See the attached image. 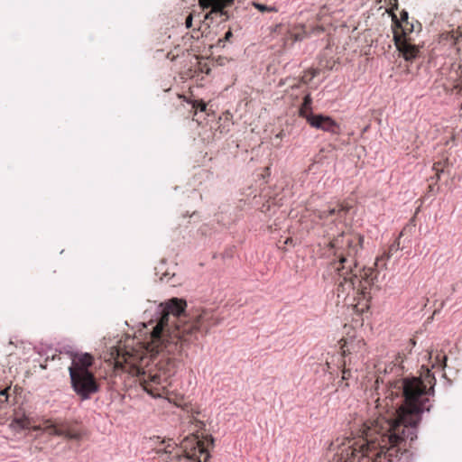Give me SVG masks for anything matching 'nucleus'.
<instances>
[{
    "mask_svg": "<svg viewBox=\"0 0 462 462\" xmlns=\"http://www.w3.org/2000/svg\"><path fill=\"white\" fill-rule=\"evenodd\" d=\"M447 164H448L447 159L434 162L432 170L436 172L437 180H439L440 173L444 171V169L446 168Z\"/></svg>",
    "mask_w": 462,
    "mask_h": 462,
    "instance_id": "obj_20",
    "label": "nucleus"
},
{
    "mask_svg": "<svg viewBox=\"0 0 462 462\" xmlns=\"http://www.w3.org/2000/svg\"><path fill=\"white\" fill-rule=\"evenodd\" d=\"M363 240L358 234L342 232L329 243L333 259L328 264V271L335 280L337 297L356 312L369 309L372 291L377 289L378 271L375 267L382 264L385 268L386 262L400 249V241L396 239L388 252L376 258L374 267L359 268L356 255L362 248Z\"/></svg>",
    "mask_w": 462,
    "mask_h": 462,
    "instance_id": "obj_3",
    "label": "nucleus"
},
{
    "mask_svg": "<svg viewBox=\"0 0 462 462\" xmlns=\"http://www.w3.org/2000/svg\"><path fill=\"white\" fill-rule=\"evenodd\" d=\"M454 90L457 94L462 95V81L454 86Z\"/></svg>",
    "mask_w": 462,
    "mask_h": 462,
    "instance_id": "obj_28",
    "label": "nucleus"
},
{
    "mask_svg": "<svg viewBox=\"0 0 462 462\" xmlns=\"http://www.w3.org/2000/svg\"><path fill=\"white\" fill-rule=\"evenodd\" d=\"M308 124L316 129L328 132L332 134H340V125L332 117L321 114L310 115Z\"/></svg>",
    "mask_w": 462,
    "mask_h": 462,
    "instance_id": "obj_9",
    "label": "nucleus"
},
{
    "mask_svg": "<svg viewBox=\"0 0 462 462\" xmlns=\"http://www.w3.org/2000/svg\"><path fill=\"white\" fill-rule=\"evenodd\" d=\"M192 21H193L192 14H189L187 16L186 21H185V25L187 28H190L192 26Z\"/></svg>",
    "mask_w": 462,
    "mask_h": 462,
    "instance_id": "obj_27",
    "label": "nucleus"
},
{
    "mask_svg": "<svg viewBox=\"0 0 462 462\" xmlns=\"http://www.w3.org/2000/svg\"><path fill=\"white\" fill-rule=\"evenodd\" d=\"M435 377L429 369L425 379L404 378L395 383L402 392L400 402L385 414L365 421L360 435L346 439L333 462H394L408 451L417 439V427L427 406L428 396L434 393Z\"/></svg>",
    "mask_w": 462,
    "mask_h": 462,
    "instance_id": "obj_1",
    "label": "nucleus"
},
{
    "mask_svg": "<svg viewBox=\"0 0 462 462\" xmlns=\"http://www.w3.org/2000/svg\"><path fill=\"white\" fill-rule=\"evenodd\" d=\"M319 74V70L310 69L306 71H304L303 75L301 76V81L305 84L310 83L317 75Z\"/></svg>",
    "mask_w": 462,
    "mask_h": 462,
    "instance_id": "obj_21",
    "label": "nucleus"
},
{
    "mask_svg": "<svg viewBox=\"0 0 462 462\" xmlns=\"http://www.w3.org/2000/svg\"><path fill=\"white\" fill-rule=\"evenodd\" d=\"M447 356L442 354H439L436 356V362L432 365L433 367H444L446 365Z\"/></svg>",
    "mask_w": 462,
    "mask_h": 462,
    "instance_id": "obj_24",
    "label": "nucleus"
},
{
    "mask_svg": "<svg viewBox=\"0 0 462 462\" xmlns=\"http://www.w3.org/2000/svg\"><path fill=\"white\" fill-rule=\"evenodd\" d=\"M71 360L69 367L71 387L82 400L89 399L99 391V384L90 371L94 357L88 353H79L73 355Z\"/></svg>",
    "mask_w": 462,
    "mask_h": 462,
    "instance_id": "obj_4",
    "label": "nucleus"
},
{
    "mask_svg": "<svg viewBox=\"0 0 462 462\" xmlns=\"http://www.w3.org/2000/svg\"><path fill=\"white\" fill-rule=\"evenodd\" d=\"M393 40L397 50L406 60L411 61L417 58L420 49L411 42V39L405 32L400 33L398 30H394Z\"/></svg>",
    "mask_w": 462,
    "mask_h": 462,
    "instance_id": "obj_7",
    "label": "nucleus"
},
{
    "mask_svg": "<svg viewBox=\"0 0 462 462\" xmlns=\"http://www.w3.org/2000/svg\"><path fill=\"white\" fill-rule=\"evenodd\" d=\"M230 36H232V32L230 31H228L226 33V38H229Z\"/></svg>",
    "mask_w": 462,
    "mask_h": 462,
    "instance_id": "obj_29",
    "label": "nucleus"
},
{
    "mask_svg": "<svg viewBox=\"0 0 462 462\" xmlns=\"http://www.w3.org/2000/svg\"><path fill=\"white\" fill-rule=\"evenodd\" d=\"M339 367L341 369V380L338 382V386L336 389V391L338 390V388L342 387L344 383V387H348L347 381L351 377V370L349 368H346V361L345 359H341L339 363Z\"/></svg>",
    "mask_w": 462,
    "mask_h": 462,
    "instance_id": "obj_16",
    "label": "nucleus"
},
{
    "mask_svg": "<svg viewBox=\"0 0 462 462\" xmlns=\"http://www.w3.org/2000/svg\"><path fill=\"white\" fill-rule=\"evenodd\" d=\"M157 454L160 455L165 462H175L172 459V451L171 450V444H168L164 449H158Z\"/></svg>",
    "mask_w": 462,
    "mask_h": 462,
    "instance_id": "obj_19",
    "label": "nucleus"
},
{
    "mask_svg": "<svg viewBox=\"0 0 462 462\" xmlns=\"http://www.w3.org/2000/svg\"><path fill=\"white\" fill-rule=\"evenodd\" d=\"M340 348L342 350V359H345V357L348 355L362 352L365 346V343L363 338H356L355 337L342 338L340 340Z\"/></svg>",
    "mask_w": 462,
    "mask_h": 462,
    "instance_id": "obj_11",
    "label": "nucleus"
},
{
    "mask_svg": "<svg viewBox=\"0 0 462 462\" xmlns=\"http://www.w3.org/2000/svg\"><path fill=\"white\" fill-rule=\"evenodd\" d=\"M219 323L220 319L217 316L214 310H201L199 312L193 314L181 330L182 351H186L189 344L197 338L199 332L204 331L207 333L211 328Z\"/></svg>",
    "mask_w": 462,
    "mask_h": 462,
    "instance_id": "obj_6",
    "label": "nucleus"
},
{
    "mask_svg": "<svg viewBox=\"0 0 462 462\" xmlns=\"http://www.w3.org/2000/svg\"><path fill=\"white\" fill-rule=\"evenodd\" d=\"M14 423H15L18 427H20L22 429L33 428L36 430V429H42V427H43V425L40 426L38 428L33 427L32 425L31 420L28 417H26L25 415H23V416L16 415L15 418L14 419Z\"/></svg>",
    "mask_w": 462,
    "mask_h": 462,
    "instance_id": "obj_17",
    "label": "nucleus"
},
{
    "mask_svg": "<svg viewBox=\"0 0 462 462\" xmlns=\"http://www.w3.org/2000/svg\"><path fill=\"white\" fill-rule=\"evenodd\" d=\"M42 430L50 435L62 436L69 439H79L81 434L62 422L47 420L43 422Z\"/></svg>",
    "mask_w": 462,
    "mask_h": 462,
    "instance_id": "obj_10",
    "label": "nucleus"
},
{
    "mask_svg": "<svg viewBox=\"0 0 462 462\" xmlns=\"http://www.w3.org/2000/svg\"><path fill=\"white\" fill-rule=\"evenodd\" d=\"M189 102L191 104V108L194 110V115L197 114L198 110L201 112L206 111L207 104L203 100H190Z\"/></svg>",
    "mask_w": 462,
    "mask_h": 462,
    "instance_id": "obj_22",
    "label": "nucleus"
},
{
    "mask_svg": "<svg viewBox=\"0 0 462 462\" xmlns=\"http://www.w3.org/2000/svg\"><path fill=\"white\" fill-rule=\"evenodd\" d=\"M312 98L310 94H307L304 98L303 102L300 107V116L306 119L308 122V118L310 115H314L312 113Z\"/></svg>",
    "mask_w": 462,
    "mask_h": 462,
    "instance_id": "obj_15",
    "label": "nucleus"
},
{
    "mask_svg": "<svg viewBox=\"0 0 462 462\" xmlns=\"http://www.w3.org/2000/svg\"><path fill=\"white\" fill-rule=\"evenodd\" d=\"M189 422L194 424L197 432L201 430L205 426L204 422L198 419L194 414L191 415Z\"/></svg>",
    "mask_w": 462,
    "mask_h": 462,
    "instance_id": "obj_23",
    "label": "nucleus"
},
{
    "mask_svg": "<svg viewBox=\"0 0 462 462\" xmlns=\"http://www.w3.org/2000/svg\"><path fill=\"white\" fill-rule=\"evenodd\" d=\"M306 35L307 32L303 25H295L287 30L284 41L285 42H291V43H294L296 42L302 41Z\"/></svg>",
    "mask_w": 462,
    "mask_h": 462,
    "instance_id": "obj_13",
    "label": "nucleus"
},
{
    "mask_svg": "<svg viewBox=\"0 0 462 462\" xmlns=\"http://www.w3.org/2000/svg\"><path fill=\"white\" fill-rule=\"evenodd\" d=\"M213 443L211 436L200 439L198 434H191L181 441L180 448L171 444L172 459L175 462H208L210 457L208 447Z\"/></svg>",
    "mask_w": 462,
    "mask_h": 462,
    "instance_id": "obj_5",
    "label": "nucleus"
},
{
    "mask_svg": "<svg viewBox=\"0 0 462 462\" xmlns=\"http://www.w3.org/2000/svg\"><path fill=\"white\" fill-rule=\"evenodd\" d=\"M447 40L450 42V44L456 46L457 51H459V45L462 42V32H460L459 30L452 31L447 36Z\"/></svg>",
    "mask_w": 462,
    "mask_h": 462,
    "instance_id": "obj_18",
    "label": "nucleus"
},
{
    "mask_svg": "<svg viewBox=\"0 0 462 462\" xmlns=\"http://www.w3.org/2000/svg\"><path fill=\"white\" fill-rule=\"evenodd\" d=\"M41 367H42V369H45V368H46V365H41Z\"/></svg>",
    "mask_w": 462,
    "mask_h": 462,
    "instance_id": "obj_31",
    "label": "nucleus"
},
{
    "mask_svg": "<svg viewBox=\"0 0 462 462\" xmlns=\"http://www.w3.org/2000/svg\"><path fill=\"white\" fill-rule=\"evenodd\" d=\"M186 307L185 300L171 299L165 302L149 342H139L136 346L119 345L111 352L116 367L135 376L142 388L153 398L167 394L169 378L188 356L181 346V330L189 322L185 315Z\"/></svg>",
    "mask_w": 462,
    "mask_h": 462,
    "instance_id": "obj_2",
    "label": "nucleus"
},
{
    "mask_svg": "<svg viewBox=\"0 0 462 462\" xmlns=\"http://www.w3.org/2000/svg\"><path fill=\"white\" fill-rule=\"evenodd\" d=\"M350 207L346 203H337L333 207H329L328 209L319 211V219H328L329 217H341L343 215H346Z\"/></svg>",
    "mask_w": 462,
    "mask_h": 462,
    "instance_id": "obj_12",
    "label": "nucleus"
},
{
    "mask_svg": "<svg viewBox=\"0 0 462 462\" xmlns=\"http://www.w3.org/2000/svg\"><path fill=\"white\" fill-rule=\"evenodd\" d=\"M282 24H278V25H276V27H275V29H274V32H276V31H278L279 29H281V28H282Z\"/></svg>",
    "mask_w": 462,
    "mask_h": 462,
    "instance_id": "obj_30",
    "label": "nucleus"
},
{
    "mask_svg": "<svg viewBox=\"0 0 462 462\" xmlns=\"http://www.w3.org/2000/svg\"><path fill=\"white\" fill-rule=\"evenodd\" d=\"M235 0H199V6L202 9L210 8L206 14L205 20H214L215 16L219 14L225 16L226 20L229 18L228 12L226 10L234 5Z\"/></svg>",
    "mask_w": 462,
    "mask_h": 462,
    "instance_id": "obj_8",
    "label": "nucleus"
},
{
    "mask_svg": "<svg viewBox=\"0 0 462 462\" xmlns=\"http://www.w3.org/2000/svg\"><path fill=\"white\" fill-rule=\"evenodd\" d=\"M324 371L328 372L330 374L331 380H333V381L335 380L334 372L332 370V367H331L329 362H326Z\"/></svg>",
    "mask_w": 462,
    "mask_h": 462,
    "instance_id": "obj_26",
    "label": "nucleus"
},
{
    "mask_svg": "<svg viewBox=\"0 0 462 462\" xmlns=\"http://www.w3.org/2000/svg\"><path fill=\"white\" fill-rule=\"evenodd\" d=\"M254 7L258 9L260 12H277V9L274 6H268L262 4H254Z\"/></svg>",
    "mask_w": 462,
    "mask_h": 462,
    "instance_id": "obj_25",
    "label": "nucleus"
},
{
    "mask_svg": "<svg viewBox=\"0 0 462 462\" xmlns=\"http://www.w3.org/2000/svg\"><path fill=\"white\" fill-rule=\"evenodd\" d=\"M393 21L396 23L398 32L400 33L407 34L408 32H411L412 31V25L409 26L408 22V13L406 11H402L401 13V22L397 20L396 15L393 16Z\"/></svg>",
    "mask_w": 462,
    "mask_h": 462,
    "instance_id": "obj_14",
    "label": "nucleus"
}]
</instances>
